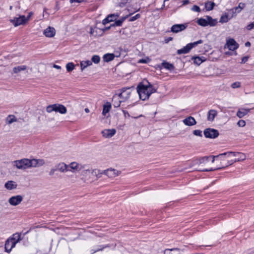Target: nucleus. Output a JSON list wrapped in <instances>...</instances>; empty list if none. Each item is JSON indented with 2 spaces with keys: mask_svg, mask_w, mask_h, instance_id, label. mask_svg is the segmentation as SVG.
<instances>
[{
  "mask_svg": "<svg viewBox=\"0 0 254 254\" xmlns=\"http://www.w3.org/2000/svg\"><path fill=\"white\" fill-rule=\"evenodd\" d=\"M238 6L239 7V9L241 11L245 7V4L244 3L241 2L239 4Z\"/></svg>",
  "mask_w": 254,
  "mask_h": 254,
  "instance_id": "obj_54",
  "label": "nucleus"
},
{
  "mask_svg": "<svg viewBox=\"0 0 254 254\" xmlns=\"http://www.w3.org/2000/svg\"><path fill=\"white\" fill-rule=\"evenodd\" d=\"M187 24H175L172 26L171 31L173 33H177L184 30L187 28Z\"/></svg>",
  "mask_w": 254,
  "mask_h": 254,
  "instance_id": "obj_13",
  "label": "nucleus"
},
{
  "mask_svg": "<svg viewBox=\"0 0 254 254\" xmlns=\"http://www.w3.org/2000/svg\"><path fill=\"white\" fill-rule=\"evenodd\" d=\"M250 111V109H246L244 108H241L237 112V116L239 118H242L245 115H246Z\"/></svg>",
  "mask_w": 254,
  "mask_h": 254,
  "instance_id": "obj_23",
  "label": "nucleus"
},
{
  "mask_svg": "<svg viewBox=\"0 0 254 254\" xmlns=\"http://www.w3.org/2000/svg\"><path fill=\"white\" fill-rule=\"evenodd\" d=\"M16 121V118L13 115H9L6 119V123L8 124H11Z\"/></svg>",
  "mask_w": 254,
  "mask_h": 254,
  "instance_id": "obj_35",
  "label": "nucleus"
},
{
  "mask_svg": "<svg viewBox=\"0 0 254 254\" xmlns=\"http://www.w3.org/2000/svg\"><path fill=\"white\" fill-rule=\"evenodd\" d=\"M223 155H227L228 157H231V158H232L233 157H236V158L234 159H231L230 160H227V162L225 163L221 162V165L218 168L214 169L211 168L210 169H203L202 170V171L209 172L224 169L229 166L232 165L236 162L244 161L246 159V155L244 153L241 152L230 151L226 152Z\"/></svg>",
  "mask_w": 254,
  "mask_h": 254,
  "instance_id": "obj_1",
  "label": "nucleus"
},
{
  "mask_svg": "<svg viewBox=\"0 0 254 254\" xmlns=\"http://www.w3.org/2000/svg\"><path fill=\"white\" fill-rule=\"evenodd\" d=\"M100 61V57L98 55H94L91 58L92 63H94L95 64L99 63Z\"/></svg>",
  "mask_w": 254,
  "mask_h": 254,
  "instance_id": "obj_39",
  "label": "nucleus"
},
{
  "mask_svg": "<svg viewBox=\"0 0 254 254\" xmlns=\"http://www.w3.org/2000/svg\"><path fill=\"white\" fill-rule=\"evenodd\" d=\"M13 167L18 170H25L31 168L30 160L29 159L23 158L20 160H15L12 162Z\"/></svg>",
  "mask_w": 254,
  "mask_h": 254,
  "instance_id": "obj_4",
  "label": "nucleus"
},
{
  "mask_svg": "<svg viewBox=\"0 0 254 254\" xmlns=\"http://www.w3.org/2000/svg\"><path fill=\"white\" fill-rule=\"evenodd\" d=\"M131 89L130 88H123L121 89V92L118 95L120 99L123 102L127 101L129 98L131 94Z\"/></svg>",
  "mask_w": 254,
  "mask_h": 254,
  "instance_id": "obj_7",
  "label": "nucleus"
},
{
  "mask_svg": "<svg viewBox=\"0 0 254 254\" xmlns=\"http://www.w3.org/2000/svg\"><path fill=\"white\" fill-rule=\"evenodd\" d=\"M113 105L114 107L118 108L120 107L121 103L123 102L122 100L120 99L119 96L116 94L113 97L112 99Z\"/></svg>",
  "mask_w": 254,
  "mask_h": 254,
  "instance_id": "obj_24",
  "label": "nucleus"
},
{
  "mask_svg": "<svg viewBox=\"0 0 254 254\" xmlns=\"http://www.w3.org/2000/svg\"><path fill=\"white\" fill-rule=\"evenodd\" d=\"M209 157H204L199 160L200 164L205 163L209 161Z\"/></svg>",
  "mask_w": 254,
  "mask_h": 254,
  "instance_id": "obj_46",
  "label": "nucleus"
},
{
  "mask_svg": "<svg viewBox=\"0 0 254 254\" xmlns=\"http://www.w3.org/2000/svg\"><path fill=\"white\" fill-rule=\"evenodd\" d=\"M31 168V167H39L43 166L45 164V160L42 159H30Z\"/></svg>",
  "mask_w": 254,
  "mask_h": 254,
  "instance_id": "obj_14",
  "label": "nucleus"
},
{
  "mask_svg": "<svg viewBox=\"0 0 254 254\" xmlns=\"http://www.w3.org/2000/svg\"><path fill=\"white\" fill-rule=\"evenodd\" d=\"M55 28L50 26L44 31V34L47 37H53L55 35Z\"/></svg>",
  "mask_w": 254,
  "mask_h": 254,
  "instance_id": "obj_20",
  "label": "nucleus"
},
{
  "mask_svg": "<svg viewBox=\"0 0 254 254\" xmlns=\"http://www.w3.org/2000/svg\"><path fill=\"white\" fill-rule=\"evenodd\" d=\"M128 15H127L126 16L122 17L120 19V20H121L122 22L123 23L128 17Z\"/></svg>",
  "mask_w": 254,
  "mask_h": 254,
  "instance_id": "obj_57",
  "label": "nucleus"
},
{
  "mask_svg": "<svg viewBox=\"0 0 254 254\" xmlns=\"http://www.w3.org/2000/svg\"><path fill=\"white\" fill-rule=\"evenodd\" d=\"M90 33L91 35H93V34H94V30L92 28H90Z\"/></svg>",
  "mask_w": 254,
  "mask_h": 254,
  "instance_id": "obj_62",
  "label": "nucleus"
},
{
  "mask_svg": "<svg viewBox=\"0 0 254 254\" xmlns=\"http://www.w3.org/2000/svg\"><path fill=\"white\" fill-rule=\"evenodd\" d=\"M68 167L70 168V171L72 172H79V171L86 168L85 165H82L76 162H72L68 165Z\"/></svg>",
  "mask_w": 254,
  "mask_h": 254,
  "instance_id": "obj_10",
  "label": "nucleus"
},
{
  "mask_svg": "<svg viewBox=\"0 0 254 254\" xmlns=\"http://www.w3.org/2000/svg\"><path fill=\"white\" fill-rule=\"evenodd\" d=\"M191 9L194 11H196V12L200 11V8H199V7L197 5H193L192 7V8H191Z\"/></svg>",
  "mask_w": 254,
  "mask_h": 254,
  "instance_id": "obj_51",
  "label": "nucleus"
},
{
  "mask_svg": "<svg viewBox=\"0 0 254 254\" xmlns=\"http://www.w3.org/2000/svg\"><path fill=\"white\" fill-rule=\"evenodd\" d=\"M189 47L190 46H189L188 44H187L185 47H183L182 49L178 50L177 51V54L179 55H181L189 53L190 50V48Z\"/></svg>",
  "mask_w": 254,
  "mask_h": 254,
  "instance_id": "obj_27",
  "label": "nucleus"
},
{
  "mask_svg": "<svg viewBox=\"0 0 254 254\" xmlns=\"http://www.w3.org/2000/svg\"><path fill=\"white\" fill-rule=\"evenodd\" d=\"M28 21V18L24 15H20L18 17H14L10 20V22L15 27L25 24Z\"/></svg>",
  "mask_w": 254,
  "mask_h": 254,
  "instance_id": "obj_8",
  "label": "nucleus"
},
{
  "mask_svg": "<svg viewBox=\"0 0 254 254\" xmlns=\"http://www.w3.org/2000/svg\"><path fill=\"white\" fill-rule=\"evenodd\" d=\"M119 17V14L118 13H114L109 14L106 18H105L103 21L102 23L104 25H106V24L116 20L118 17Z\"/></svg>",
  "mask_w": 254,
  "mask_h": 254,
  "instance_id": "obj_15",
  "label": "nucleus"
},
{
  "mask_svg": "<svg viewBox=\"0 0 254 254\" xmlns=\"http://www.w3.org/2000/svg\"><path fill=\"white\" fill-rule=\"evenodd\" d=\"M230 11L232 13V15L231 16V17L233 16V15H236L237 13H239L241 11V10L239 9V7L238 6H236L233 8H232L230 10Z\"/></svg>",
  "mask_w": 254,
  "mask_h": 254,
  "instance_id": "obj_42",
  "label": "nucleus"
},
{
  "mask_svg": "<svg viewBox=\"0 0 254 254\" xmlns=\"http://www.w3.org/2000/svg\"><path fill=\"white\" fill-rule=\"evenodd\" d=\"M111 108V104L109 102H107L105 105L103 106L102 114L105 116L107 113H108L110 111Z\"/></svg>",
  "mask_w": 254,
  "mask_h": 254,
  "instance_id": "obj_30",
  "label": "nucleus"
},
{
  "mask_svg": "<svg viewBox=\"0 0 254 254\" xmlns=\"http://www.w3.org/2000/svg\"><path fill=\"white\" fill-rule=\"evenodd\" d=\"M248 60V58L247 57H244L242 59V63H246Z\"/></svg>",
  "mask_w": 254,
  "mask_h": 254,
  "instance_id": "obj_58",
  "label": "nucleus"
},
{
  "mask_svg": "<svg viewBox=\"0 0 254 254\" xmlns=\"http://www.w3.org/2000/svg\"><path fill=\"white\" fill-rule=\"evenodd\" d=\"M80 67H81V71H83L84 68L87 67L88 66L92 65V62L90 61H82L80 63Z\"/></svg>",
  "mask_w": 254,
  "mask_h": 254,
  "instance_id": "obj_28",
  "label": "nucleus"
},
{
  "mask_svg": "<svg viewBox=\"0 0 254 254\" xmlns=\"http://www.w3.org/2000/svg\"><path fill=\"white\" fill-rule=\"evenodd\" d=\"M254 28V21L251 23L250 24L248 25L247 26V29L248 30H251L253 29Z\"/></svg>",
  "mask_w": 254,
  "mask_h": 254,
  "instance_id": "obj_53",
  "label": "nucleus"
},
{
  "mask_svg": "<svg viewBox=\"0 0 254 254\" xmlns=\"http://www.w3.org/2000/svg\"><path fill=\"white\" fill-rule=\"evenodd\" d=\"M17 187V183L13 181H8L4 184L5 188L9 190L16 189Z\"/></svg>",
  "mask_w": 254,
  "mask_h": 254,
  "instance_id": "obj_19",
  "label": "nucleus"
},
{
  "mask_svg": "<svg viewBox=\"0 0 254 254\" xmlns=\"http://www.w3.org/2000/svg\"><path fill=\"white\" fill-rule=\"evenodd\" d=\"M183 123L188 126H192L196 124V122L194 118L191 116L186 118L183 121Z\"/></svg>",
  "mask_w": 254,
  "mask_h": 254,
  "instance_id": "obj_21",
  "label": "nucleus"
},
{
  "mask_svg": "<svg viewBox=\"0 0 254 254\" xmlns=\"http://www.w3.org/2000/svg\"><path fill=\"white\" fill-rule=\"evenodd\" d=\"M53 67L54 68L58 69H61V67L60 66L58 65H57V64H54Z\"/></svg>",
  "mask_w": 254,
  "mask_h": 254,
  "instance_id": "obj_60",
  "label": "nucleus"
},
{
  "mask_svg": "<svg viewBox=\"0 0 254 254\" xmlns=\"http://www.w3.org/2000/svg\"><path fill=\"white\" fill-rule=\"evenodd\" d=\"M27 68V66L25 65L17 66L13 68V71L15 73H17L21 71H23Z\"/></svg>",
  "mask_w": 254,
  "mask_h": 254,
  "instance_id": "obj_29",
  "label": "nucleus"
},
{
  "mask_svg": "<svg viewBox=\"0 0 254 254\" xmlns=\"http://www.w3.org/2000/svg\"><path fill=\"white\" fill-rule=\"evenodd\" d=\"M251 46V43L250 42H247L245 43V46L246 47H249Z\"/></svg>",
  "mask_w": 254,
  "mask_h": 254,
  "instance_id": "obj_61",
  "label": "nucleus"
},
{
  "mask_svg": "<svg viewBox=\"0 0 254 254\" xmlns=\"http://www.w3.org/2000/svg\"><path fill=\"white\" fill-rule=\"evenodd\" d=\"M217 115V111L215 110H210L207 113V120L210 122L214 121L215 117Z\"/></svg>",
  "mask_w": 254,
  "mask_h": 254,
  "instance_id": "obj_22",
  "label": "nucleus"
},
{
  "mask_svg": "<svg viewBox=\"0 0 254 254\" xmlns=\"http://www.w3.org/2000/svg\"><path fill=\"white\" fill-rule=\"evenodd\" d=\"M122 21L120 19L116 20L113 24L111 25V26H121L122 25Z\"/></svg>",
  "mask_w": 254,
  "mask_h": 254,
  "instance_id": "obj_45",
  "label": "nucleus"
},
{
  "mask_svg": "<svg viewBox=\"0 0 254 254\" xmlns=\"http://www.w3.org/2000/svg\"><path fill=\"white\" fill-rule=\"evenodd\" d=\"M22 200V196L20 195H17L10 197L8 200V202L12 206H16L19 204Z\"/></svg>",
  "mask_w": 254,
  "mask_h": 254,
  "instance_id": "obj_11",
  "label": "nucleus"
},
{
  "mask_svg": "<svg viewBox=\"0 0 254 254\" xmlns=\"http://www.w3.org/2000/svg\"><path fill=\"white\" fill-rule=\"evenodd\" d=\"M55 112H59L62 114H66L67 110L66 107L62 104H55Z\"/></svg>",
  "mask_w": 254,
  "mask_h": 254,
  "instance_id": "obj_18",
  "label": "nucleus"
},
{
  "mask_svg": "<svg viewBox=\"0 0 254 254\" xmlns=\"http://www.w3.org/2000/svg\"><path fill=\"white\" fill-rule=\"evenodd\" d=\"M241 84L239 82H236L232 84L231 87L233 88H239L240 87Z\"/></svg>",
  "mask_w": 254,
  "mask_h": 254,
  "instance_id": "obj_49",
  "label": "nucleus"
},
{
  "mask_svg": "<svg viewBox=\"0 0 254 254\" xmlns=\"http://www.w3.org/2000/svg\"><path fill=\"white\" fill-rule=\"evenodd\" d=\"M75 68V65L73 63H68L66 64V69L68 72H70Z\"/></svg>",
  "mask_w": 254,
  "mask_h": 254,
  "instance_id": "obj_37",
  "label": "nucleus"
},
{
  "mask_svg": "<svg viewBox=\"0 0 254 254\" xmlns=\"http://www.w3.org/2000/svg\"><path fill=\"white\" fill-rule=\"evenodd\" d=\"M193 133L196 136H202V131L200 130H194L193 131Z\"/></svg>",
  "mask_w": 254,
  "mask_h": 254,
  "instance_id": "obj_47",
  "label": "nucleus"
},
{
  "mask_svg": "<svg viewBox=\"0 0 254 254\" xmlns=\"http://www.w3.org/2000/svg\"><path fill=\"white\" fill-rule=\"evenodd\" d=\"M197 23H198V24H199V25H201L202 26H206L208 25V22H207V19H205L202 18L198 19Z\"/></svg>",
  "mask_w": 254,
  "mask_h": 254,
  "instance_id": "obj_36",
  "label": "nucleus"
},
{
  "mask_svg": "<svg viewBox=\"0 0 254 254\" xmlns=\"http://www.w3.org/2000/svg\"><path fill=\"white\" fill-rule=\"evenodd\" d=\"M208 25H209L211 26H215L217 23V20L216 19H213L211 17L209 16H206Z\"/></svg>",
  "mask_w": 254,
  "mask_h": 254,
  "instance_id": "obj_33",
  "label": "nucleus"
},
{
  "mask_svg": "<svg viewBox=\"0 0 254 254\" xmlns=\"http://www.w3.org/2000/svg\"><path fill=\"white\" fill-rule=\"evenodd\" d=\"M121 173V172L115 169L109 168L106 170L100 171L99 176L100 177L102 175L104 174L110 178H114L118 176Z\"/></svg>",
  "mask_w": 254,
  "mask_h": 254,
  "instance_id": "obj_6",
  "label": "nucleus"
},
{
  "mask_svg": "<svg viewBox=\"0 0 254 254\" xmlns=\"http://www.w3.org/2000/svg\"><path fill=\"white\" fill-rule=\"evenodd\" d=\"M172 39L173 38L172 37H169L168 39L165 40V41H167V42H168V41L172 40Z\"/></svg>",
  "mask_w": 254,
  "mask_h": 254,
  "instance_id": "obj_63",
  "label": "nucleus"
},
{
  "mask_svg": "<svg viewBox=\"0 0 254 254\" xmlns=\"http://www.w3.org/2000/svg\"><path fill=\"white\" fill-rule=\"evenodd\" d=\"M55 167H56L57 170L59 171L62 173L66 172L68 171H71L70 169H68V165L65 164L64 162H61L58 164Z\"/></svg>",
  "mask_w": 254,
  "mask_h": 254,
  "instance_id": "obj_17",
  "label": "nucleus"
},
{
  "mask_svg": "<svg viewBox=\"0 0 254 254\" xmlns=\"http://www.w3.org/2000/svg\"><path fill=\"white\" fill-rule=\"evenodd\" d=\"M56 171H57L56 167L51 168L49 171V175L51 176H53Z\"/></svg>",
  "mask_w": 254,
  "mask_h": 254,
  "instance_id": "obj_50",
  "label": "nucleus"
},
{
  "mask_svg": "<svg viewBox=\"0 0 254 254\" xmlns=\"http://www.w3.org/2000/svg\"><path fill=\"white\" fill-rule=\"evenodd\" d=\"M226 152L216 155V158L221 161H224L226 159H231V157H228L227 155H223Z\"/></svg>",
  "mask_w": 254,
  "mask_h": 254,
  "instance_id": "obj_34",
  "label": "nucleus"
},
{
  "mask_svg": "<svg viewBox=\"0 0 254 254\" xmlns=\"http://www.w3.org/2000/svg\"><path fill=\"white\" fill-rule=\"evenodd\" d=\"M116 132L115 129H104L102 131L103 136L106 138H110L114 136Z\"/></svg>",
  "mask_w": 254,
  "mask_h": 254,
  "instance_id": "obj_16",
  "label": "nucleus"
},
{
  "mask_svg": "<svg viewBox=\"0 0 254 254\" xmlns=\"http://www.w3.org/2000/svg\"><path fill=\"white\" fill-rule=\"evenodd\" d=\"M214 5V2L212 1H207L205 3V7L207 10L210 11L213 9Z\"/></svg>",
  "mask_w": 254,
  "mask_h": 254,
  "instance_id": "obj_32",
  "label": "nucleus"
},
{
  "mask_svg": "<svg viewBox=\"0 0 254 254\" xmlns=\"http://www.w3.org/2000/svg\"><path fill=\"white\" fill-rule=\"evenodd\" d=\"M237 125L239 126V127H243L245 126L246 125V122L244 120H240L238 123H237Z\"/></svg>",
  "mask_w": 254,
  "mask_h": 254,
  "instance_id": "obj_52",
  "label": "nucleus"
},
{
  "mask_svg": "<svg viewBox=\"0 0 254 254\" xmlns=\"http://www.w3.org/2000/svg\"><path fill=\"white\" fill-rule=\"evenodd\" d=\"M84 1V0H70V2L71 3L73 2L81 3Z\"/></svg>",
  "mask_w": 254,
  "mask_h": 254,
  "instance_id": "obj_55",
  "label": "nucleus"
},
{
  "mask_svg": "<svg viewBox=\"0 0 254 254\" xmlns=\"http://www.w3.org/2000/svg\"><path fill=\"white\" fill-rule=\"evenodd\" d=\"M230 18H228L227 14H224L221 16L219 22L220 23H226L228 21Z\"/></svg>",
  "mask_w": 254,
  "mask_h": 254,
  "instance_id": "obj_41",
  "label": "nucleus"
},
{
  "mask_svg": "<svg viewBox=\"0 0 254 254\" xmlns=\"http://www.w3.org/2000/svg\"><path fill=\"white\" fill-rule=\"evenodd\" d=\"M130 0H122L120 2H119V5L121 7H123L124 6H125L127 3V2H128L129 1H130Z\"/></svg>",
  "mask_w": 254,
  "mask_h": 254,
  "instance_id": "obj_48",
  "label": "nucleus"
},
{
  "mask_svg": "<svg viewBox=\"0 0 254 254\" xmlns=\"http://www.w3.org/2000/svg\"><path fill=\"white\" fill-rule=\"evenodd\" d=\"M164 254H179V251L177 249H167L165 250Z\"/></svg>",
  "mask_w": 254,
  "mask_h": 254,
  "instance_id": "obj_38",
  "label": "nucleus"
},
{
  "mask_svg": "<svg viewBox=\"0 0 254 254\" xmlns=\"http://www.w3.org/2000/svg\"><path fill=\"white\" fill-rule=\"evenodd\" d=\"M83 169L81 174L86 180L90 181L91 176H96L97 178H100V176H99L100 170L86 168V167Z\"/></svg>",
  "mask_w": 254,
  "mask_h": 254,
  "instance_id": "obj_5",
  "label": "nucleus"
},
{
  "mask_svg": "<svg viewBox=\"0 0 254 254\" xmlns=\"http://www.w3.org/2000/svg\"><path fill=\"white\" fill-rule=\"evenodd\" d=\"M203 43V41L202 40H199L197 41L194 42L193 43H191L188 44V45L190 46V49L191 50L192 48L197 46L198 44H200Z\"/></svg>",
  "mask_w": 254,
  "mask_h": 254,
  "instance_id": "obj_40",
  "label": "nucleus"
},
{
  "mask_svg": "<svg viewBox=\"0 0 254 254\" xmlns=\"http://www.w3.org/2000/svg\"><path fill=\"white\" fill-rule=\"evenodd\" d=\"M124 32H125V29H123L122 30H121L120 31V33L122 34H124Z\"/></svg>",
  "mask_w": 254,
  "mask_h": 254,
  "instance_id": "obj_64",
  "label": "nucleus"
},
{
  "mask_svg": "<svg viewBox=\"0 0 254 254\" xmlns=\"http://www.w3.org/2000/svg\"><path fill=\"white\" fill-rule=\"evenodd\" d=\"M156 91L153 86L147 80L140 83L137 87V92L142 100L148 99L150 95Z\"/></svg>",
  "mask_w": 254,
  "mask_h": 254,
  "instance_id": "obj_2",
  "label": "nucleus"
},
{
  "mask_svg": "<svg viewBox=\"0 0 254 254\" xmlns=\"http://www.w3.org/2000/svg\"><path fill=\"white\" fill-rule=\"evenodd\" d=\"M192 59L193 60L194 64L197 65H200L202 62H204L206 59L204 57H193Z\"/></svg>",
  "mask_w": 254,
  "mask_h": 254,
  "instance_id": "obj_25",
  "label": "nucleus"
},
{
  "mask_svg": "<svg viewBox=\"0 0 254 254\" xmlns=\"http://www.w3.org/2000/svg\"><path fill=\"white\" fill-rule=\"evenodd\" d=\"M46 111L48 113H51L53 111H55V104L48 106L46 108Z\"/></svg>",
  "mask_w": 254,
  "mask_h": 254,
  "instance_id": "obj_43",
  "label": "nucleus"
},
{
  "mask_svg": "<svg viewBox=\"0 0 254 254\" xmlns=\"http://www.w3.org/2000/svg\"><path fill=\"white\" fill-rule=\"evenodd\" d=\"M189 3V0H184L183 1V5H186L187 4H188Z\"/></svg>",
  "mask_w": 254,
  "mask_h": 254,
  "instance_id": "obj_59",
  "label": "nucleus"
},
{
  "mask_svg": "<svg viewBox=\"0 0 254 254\" xmlns=\"http://www.w3.org/2000/svg\"><path fill=\"white\" fill-rule=\"evenodd\" d=\"M123 113H124V116L125 118L130 117L129 114L127 111H126L125 110H123Z\"/></svg>",
  "mask_w": 254,
  "mask_h": 254,
  "instance_id": "obj_56",
  "label": "nucleus"
},
{
  "mask_svg": "<svg viewBox=\"0 0 254 254\" xmlns=\"http://www.w3.org/2000/svg\"><path fill=\"white\" fill-rule=\"evenodd\" d=\"M239 44L233 38H230L226 40L225 47L227 46L230 50L234 51L239 48Z\"/></svg>",
  "mask_w": 254,
  "mask_h": 254,
  "instance_id": "obj_12",
  "label": "nucleus"
},
{
  "mask_svg": "<svg viewBox=\"0 0 254 254\" xmlns=\"http://www.w3.org/2000/svg\"><path fill=\"white\" fill-rule=\"evenodd\" d=\"M204 134L206 138H215L219 135V132L215 129L208 128L204 130Z\"/></svg>",
  "mask_w": 254,
  "mask_h": 254,
  "instance_id": "obj_9",
  "label": "nucleus"
},
{
  "mask_svg": "<svg viewBox=\"0 0 254 254\" xmlns=\"http://www.w3.org/2000/svg\"><path fill=\"white\" fill-rule=\"evenodd\" d=\"M21 240V234L18 233L13 234L6 240L5 243V251L9 253L15 247V245Z\"/></svg>",
  "mask_w": 254,
  "mask_h": 254,
  "instance_id": "obj_3",
  "label": "nucleus"
},
{
  "mask_svg": "<svg viewBox=\"0 0 254 254\" xmlns=\"http://www.w3.org/2000/svg\"><path fill=\"white\" fill-rule=\"evenodd\" d=\"M115 58V55L113 54H106L103 56V59L104 62H109L113 61Z\"/></svg>",
  "mask_w": 254,
  "mask_h": 254,
  "instance_id": "obj_26",
  "label": "nucleus"
},
{
  "mask_svg": "<svg viewBox=\"0 0 254 254\" xmlns=\"http://www.w3.org/2000/svg\"><path fill=\"white\" fill-rule=\"evenodd\" d=\"M140 17V14L138 13L137 14H136L135 15L130 17L129 19V21H135V20L139 18Z\"/></svg>",
  "mask_w": 254,
  "mask_h": 254,
  "instance_id": "obj_44",
  "label": "nucleus"
},
{
  "mask_svg": "<svg viewBox=\"0 0 254 254\" xmlns=\"http://www.w3.org/2000/svg\"><path fill=\"white\" fill-rule=\"evenodd\" d=\"M162 66L168 70H171L174 69V66L172 64L167 62H163L162 64Z\"/></svg>",
  "mask_w": 254,
  "mask_h": 254,
  "instance_id": "obj_31",
  "label": "nucleus"
}]
</instances>
